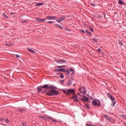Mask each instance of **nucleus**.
<instances>
[{
    "label": "nucleus",
    "instance_id": "nucleus-28",
    "mask_svg": "<svg viewBox=\"0 0 126 126\" xmlns=\"http://www.w3.org/2000/svg\"><path fill=\"white\" fill-rule=\"evenodd\" d=\"M48 23H49L50 24H53L54 23V22L52 21H48Z\"/></svg>",
    "mask_w": 126,
    "mask_h": 126
},
{
    "label": "nucleus",
    "instance_id": "nucleus-13",
    "mask_svg": "<svg viewBox=\"0 0 126 126\" xmlns=\"http://www.w3.org/2000/svg\"><path fill=\"white\" fill-rule=\"evenodd\" d=\"M56 63H65V61L64 60H57L56 61Z\"/></svg>",
    "mask_w": 126,
    "mask_h": 126
},
{
    "label": "nucleus",
    "instance_id": "nucleus-6",
    "mask_svg": "<svg viewBox=\"0 0 126 126\" xmlns=\"http://www.w3.org/2000/svg\"><path fill=\"white\" fill-rule=\"evenodd\" d=\"M74 93V90L73 89H69L67 90V92L65 94L67 95H70L71 94Z\"/></svg>",
    "mask_w": 126,
    "mask_h": 126
},
{
    "label": "nucleus",
    "instance_id": "nucleus-36",
    "mask_svg": "<svg viewBox=\"0 0 126 126\" xmlns=\"http://www.w3.org/2000/svg\"><path fill=\"white\" fill-rule=\"evenodd\" d=\"M91 4H92V5L93 7L96 6V5H95V4H93V3H92Z\"/></svg>",
    "mask_w": 126,
    "mask_h": 126
},
{
    "label": "nucleus",
    "instance_id": "nucleus-45",
    "mask_svg": "<svg viewBox=\"0 0 126 126\" xmlns=\"http://www.w3.org/2000/svg\"><path fill=\"white\" fill-rule=\"evenodd\" d=\"M86 126H91V125H89L87 124Z\"/></svg>",
    "mask_w": 126,
    "mask_h": 126
},
{
    "label": "nucleus",
    "instance_id": "nucleus-35",
    "mask_svg": "<svg viewBox=\"0 0 126 126\" xmlns=\"http://www.w3.org/2000/svg\"><path fill=\"white\" fill-rule=\"evenodd\" d=\"M80 31L81 32L85 33V31H84L83 30H81Z\"/></svg>",
    "mask_w": 126,
    "mask_h": 126
},
{
    "label": "nucleus",
    "instance_id": "nucleus-11",
    "mask_svg": "<svg viewBox=\"0 0 126 126\" xmlns=\"http://www.w3.org/2000/svg\"><path fill=\"white\" fill-rule=\"evenodd\" d=\"M71 98H72V99H74V102H79V100L77 98L76 95L71 97Z\"/></svg>",
    "mask_w": 126,
    "mask_h": 126
},
{
    "label": "nucleus",
    "instance_id": "nucleus-1",
    "mask_svg": "<svg viewBox=\"0 0 126 126\" xmlns=\"http://www.w3.org/2000/svg\"><path fill=\"white\" fill-rule=\"evenodd\" d=\"M46 94H47V95L48 96H54L55 95L59 94V92L55 89H51L50 91H48Z\"/></svg>",
    "mask_w": 126,
    "mask_h": 126
},
{
    "label": "nucleus",
    "instance_id": "nucleus-46",
    "mask_svg": "<svg viewBox=\"0 0 126 126\" xmlns=\"http://www.w3.org/2000/svg\"><path fill=\"white\" fill-rule=\"evenodd\" d=\"M65 30H67V29H65Z\"/></svg>",
    "mask_w": 126,
    "mask_h": 126
},
{
    "label": "nucleus",
    "instance_id": "nucleus-26",
    "mask_svg": "<svg viewBox=\"0 0 126 126\" xmlns=\"http://www.w3.org/2000/svg\"><path fill=\"white\" fill-rule=\"evenodd\" d=\"M60 77L62 79L64 78V76L63 75V74H61V76H60Z\"/></svg>",
    "mask_w": 126,
    "mask_h": 126
},
{
    "label": "nucleus",
    "instance_id": "nucleus-33",
    "mask_svg": "<svg viewBox=\"0 0 126 126\" xmlns=\"http://www.w3.org/2000/svg\"><path fill=\"white\" fill-rule=\"evenodd\" d=\"M5 123H9V120H8V119H6L5 120Z\"/></svg>",
    "mask_w": 126,
    "mask_h": 126
},
{
    "label": "nucleus",
    "instance_id": "nucleus-15",
    "mask_svg": "<svg viewBox=\"0 0 126 126\" xmlns=\"http://www.w3.org/2000/svg\"><path fill=\"white\" fill-rule=\"evenodd\" d=\"M118 3H119L120 5H122V4H124V2H123V1L122 0H120L118 1Z\"/></svg>",
    "mask_w": 126,
    "mask_h": 126
},
{
    "label": "nucleus",
    "instance_id": "nucleus-18",
    "mask_svg": "<svg viewBox=\"0 0 126 126\" xmlns=\"http://www.w3.org/2000/svg\"><path fill=\"white\" fill-rule=\"evenodd\" d=\"M2 16L3 17L5 18V19L8 18V17L6 15H5V13H3Z\"/></svg>",
    "mask_w": 126,
    "mask_h": 126
},
{
    "label": "nucleus",
    "instance_id": "nucleus-29",
    "mask_svg": "<svg viewBox=\"0 0 126 126\" xmlns=\"http://www.w3.org/2000/svg\"><path fill=\"white\" fill-rule=\"evenodd\" d=\"M69 73H70V72H69V70H66V74H67V75H69Z\"/></svg>",
    "mask_w": 126,
    "mask_h": 126
},
{
    "label": "nucleus",
    "instance_id": "nucleus-42",
    "mask_svg": "<svg viewBox=\"0 0 126 126\" xmlns=\"http://www.w3.org/2000/svg\"><path fill=\"white\" fill-rule=\"evenodd\" d=\"M62 83H64V80H62Z\"/></svg>",
    "mask_w": 126,
    "mask_h": 126
},
{
    "label": "nucleus",
    "instance_id": "nucleus-9",
    "mask_svg": "<svg viewBox=\"0 0 126 126\" xmlns=\"http://www.w3.org/2000/svg\"><path fill=\"white\" fill-rule=\"evenodd\" d=\"M55 71L59 72H65V70L64 68H62V69H55Z\"/></svg>",
    "mask_w": 126,
    "mask_h": 126
},
{
    "label": "nucleus",
    "instance_id": "nucleus-8",
    "mask_svg": "<svg viewBox=\"0 0 126 126\" xmlns=\"http://www.w3.org/2000/svg\"><path fill=\"white\" fill-rule=\"evenodd\" d=\"M44 21H46L45 19H40L39 18H36V22H37V23H42Z\"/></svg>",
    "mask_w": 126,
    "mask_h": 126
},
{
    "label": "nucleus",
    "instance_id": "nucleus-43",
    "mask_svg": "<svg viewBox=\"0 0 126 126\" xmlns=\"http://www.w3.org/2000/svg\"><path fill=\"white\" fill-rule=\"evenodd\" d=\"M78 94L79 95H80V97H81V96H82V95H80V94Z\"/></svg>",
    "mask_w": 126,
    "mask_h": 126
},
{
    "label": "nucleus",
    "instance_id": "nucleus-25",
    "mask_svg": "<svg viewBox=\"0 0 126 126\" xmlns=\"http://www.w3.org/2000/svg\"><path fill=\"white\" fill-rule=\"evenodd\" d=\"M118 42L119 43V44L121 45H123V42L121 41V40H119L118 41Z\"/></svg>",
    "mask_w": 126,
    "mask_h": 126
},
{
    "label": "nucleus",
    "instance_id": "nucleus-21",
    "mask_svg": "<svg viewBox=\"0 0 126 126\" xmlns=\"http://www.w3.org/2000/svg\"><path fill=\"white\" fill-rule=\"evenodd\" d=\"M39 118H40V119H43V120H45V119H46V117L45 116H39Z\"/></svg>",
    "mask_w": 126,
    "mask_h": 126
},
{
    "label": "nucleus",
    "instance_id": "nucleus-34",
    "mask_svg": "<svg viewBox=\"0 0 126 126\" xmlns=\"http://www.w3.org/2000/svg\"><path fill=\"white\" fill-rule=\"evenodd\" d=\"M22 126H26V124L25 123H22Z\"/></svg>",
    "mask_w": 126,
    "mask_h": 126
},
{
    "label": "nucleus",
    "instance_id": "nucleus-41",
    "mask_svg": "<svg viewBox=\"0 0 126 126\" xmlns=\"http://www.w3.org/2000/svg\"><path fill=\"white\" fill-rule=\"evenodd\" d=\"M97 50L99 52H101V49H97Z\"/></svg>",
    "mask_w": 126,
    "mask_h": 126
},
{
    "label": "nucleus",
    "instance_id": "nucleus-39",
    "mask_svg": "<svg viewBox=\"0 0 126 126\" xmlns=\"http://www.w3.org/2000/svg\"><path fill=\"white\" fill-rule=\"evenodd\" d=\"M91 31H92V32H93V29L91 28H90Z\"/></svg>",
    "mask_w": 126,
    "mask_h": 126
},
{
    "label": "nucleus",
    "instance_id": "nucleus-16",
    "mask_svg": "<svg viewBox=\"0 0 126 126\" xmlns=\"http://www.w3.org/2000/svg\"><path fill=\"white\" fill-rule=\"evenodd\" d=\"M55 27H58V28L60 29H63V27H62L61 26H59L57 24H55Z\"/></svg>",
    "mask_w": 126,
    "mask_h": 126
},
{
    "label": "nucleus",
    "instance_id": "nucleus-5",
    "mask_svg": "<svg viewBox=\"0 0 126 126\" xmlns=\"http://www.w3.org/2000/svg\"><path fill=\"white\" fill-rule=\"evenodd\" d=\"M93 106H97L98 107H99L101 105V103L99 101L98 102H96V100H93Z\"/></svg>",
    "mask_w": 126,
    "mask_h": 126
},
{
    "label": "nucleus",
    "instance_id": "nucleus-31",
    "mask_svg": "<svg viewBox=\"0 0 126 126\" xmlns=\"http://www.w3.org/2000/svg\"><path fill=\"white\" fill-rule=\"evenodd\" d=\"M5 45L8 46H12V45L8 44V43L5 44Z\"/></svg>",
    "mask_w": 126,
    "mask_h": 126
},
{
    "label": "nucleus",
    "instance_id": "nucleus-37",
    "mask_svg": "<svg viewBox=\"0 0 126 126\" xmlns=\"http://www.w3.org/2000/svg\"><path fill=\"white\" fill-rule=\"evenodd\" d=\"M74 71V69L73 68H71L70 69V71Z\"/></svg>",
    "mask_w": 126,
    "mask_h": 126
},
{
    "label": "nucleus",
    "instance_id": "nucleus-38",
    "mask_svg": "<svg viewBox=\"0 0 126 126\" xmlns=\"http://www.w3.org/2000/svg\"><path fill=\"white\" fill-rule=\"evenodd\" d=\"M46 91H47V90H45L44 91H42V93H45Z\"/></svg>",
    "mask_w": 126,
    "mask_h": 126
},
{
    "label": "nucleus",
    "instance_id": "nucleus-24",
    "mask_svg": "<svg viewBox=\"0 0 126 126\" xmlns=\"http://www.w3.org/2000/svg\"><path fill=\"white\" fill-rule=\"evenodd\" d=\"M62 92H63L64 94H65L67 93V91L65 90H62Z\"/></svg>",
    "mask_w": 126,
    "mask_h": 126
},
{
    "label": "nucleus",
    "instance_id": "nucleus-30",
    "mask_svg": "<svg viewBox=\"0 0 126 126\" xmlns=\"http://www.w3.org/2000/svg\"><path fill=\"white\" fill-rule=\"evenodd\" d=\"M86 107L87 108V109H89V108H90L89 105H88V104H86Z\"/></svg>",
    "mask_w": 126,
    "mask_h": 126
},
{
    "label": "nucleus",
    "instance_id": "nucleus-10",
    "mask_svg": "<svg viewBox=\"0 0 126 126\" xmlns=\"http://www.w3.org/2000/svg\"><path fill=\"white\" fill-rule=\"evenodd\" d=\"M47 19H48L49 20H55L56 19V16H48L46 17Z\"/></svg>",
    "mask_w": 126,
    "mask_h": 126
},
{
    "label": "nucleus",
    "instance_id": "nucleus-44",
    "mask_svg": "<svg viewBox=\"0 0 126 126\" xmlns=\"http://www.w3.org/2000/svg\"><path fill=\"white\" fill-rule=\"evenodd\" d=\"M91 126H96V125H91Z\"/></svg>",
    "mask_w": 126,
    "mask_h": 126
},
{
    "label": "nucleus",
    "instance_id": "nucleus-17",
    "mask_svg": "<svg viewBox=\"0 0 126 126\" xmlns=\"http://www.w3.org/2000/svg\"><path fill=\"white\" fill-rule=\"evenodd\" d=\"M115 105H116V101L115 100L112 101V103H111V106H112V107H114Z\"/></svg>",
    "mask_w": 126,
    "mask_h": 126
},
{
    "label": "nucleus",
    "instance_id": "nucleus-7",
    "mask_svg": "<svg viewBox=\"0 0 126 126\" xmlns=\"http://www.w3.org/2000/svg\"><path fill=\"white\" fill-rule=\"evenodd\" d=\"M65 20V17L62 16L57 19V21L58 23H61L62 21H63Z\"/></svg>",
    "mask_w": 126,
    "mask_h": 126
},
{
    "label": "nucleus",
    "instance_id": "nucleus-23",
    "mask_svg": "<svg viewBox=\"0 0 126 126\" xmlns=\"http://www.w3.org/2000/svg\"><path fill=\"white\" fill-rule=\"evenodd\" d=\"M104 118H105L107 120H109L110 118H109L108 115H104Z\"/></svg>",
    "mask_w": 126,
    "mask_h": 126
},
{
    "label": "nucleus",
    "instance_id": "nucleus-19",
    "mask_svg": "<svg viewBox=\"0 0 126 126\" xmlns=\"http://www.w3.org/2000/svg\"><path fill=\"white\" fill-rule=\"evenodd\" d=\"M42 4H43V3H36V6H42Z\"/></svg>",
    "mask_w": 126,
    "mask_h": 126
},
{
    "label": "nucleus",
    "instance_id": "nucleus-40",
    "mask_svg": "<svg viewBox=\"0 0 126 126\" xmlns=\"http://www.w3.org/2000/svg\"><path fill=\"white\" fill-rule=\"evenodd\" d=\"M93 40H94V42H96V39H93Z\"/></svg>",
    "mask_w": 126,
    "mask_h": 126
},
{
    "label": "nucleus",
    "instance_id": "nucleus-4",
    "mask_svg": "<svg viewBox=\"0 0 126 126\" xmlns=\"http://www.w3.org/2000/svg\"><path fill=\"white\" fill-rule=\"evenodd\" d=\"M79 91L80 92L83 94H86V90L85 87H83L81 88H79Z\"/></svg>",
    "mask_w": 126,
    "mask_h": 126
},
{
    "label": "nucleus",
    "instance_id": "nucleus-14",
    "mask_svg": "<svg viewBox=\"0 0 126 126\" xmlns=\"http://www.w3.org/2000/svg\"><path fill=\"white\" fill-rule=\"evenodd\" d=\"M27 50H28L29 52L32 53V54H35V51L34 50L31 49L29 47L27 48Z\"/></svg>",
    "mask_w": 126,
    "mask_h": 126
},
{
    "label": "nucleus",
    "instance_id": "nucleus-20",
    "mask_svg": "<svg viewBox=\"0 0 126 126\" xmlns=\"http://www.w3.org/2000/svg\"><path fill=\"white\" fill-rule=\"evenodd\" d=\"M86 32L87 34L90 35H92V32L88 31L87 30L86 31Z\"/></svg>",
    "mask_w": 126,
    "mask_h": 126
},
{
    "label": "nucleus",
    "instance_id": "nucleus-32",
    "mask_svg": "<svg viewBox=\"0 0 126 126\" xmlns=\"http://www.w3.org/2000/svg\"><path fill=\"white\" fill-rule=\"evenodd\" d=\"M52 121L55 122V123L57 122V120H56V119L52 120Z\"/></svg>",
    "mask_w": 126,
    "mask_h": 126
},
{
    "label": "nucleus",
    "instance_id": "nucleus-3",
    "mask_svg": "<svg viewBox=\"0 0 126 126\" xmlns=\"http://www.w3.org/2000/svg\"><path fill=\"white\" fill-rule=\"evenodd\" d=\"M80 100H81L82 101L87 102L89 100V98L88 97H86V96H83L81 95L80 97L79 98Z\"/></svg>",
    "mask_w": 126,
    "mask_h": 126
},
{
    "label": "nucleus",
    "instance_id": "nucleus-27",
    "mask_svg": "<svg viewBox=\"0 0 126 126\" xmlns=\"http://www.w3.org/2000/svg\"><path fill=\"white\" fill-rule=\"evenodd\" d=\"M16 58H17L18 59H20V56H19V55H16Z\"/></svg>",
    "mask_w": 126,
    "mask_h": 126
},
{
    "label": "nucleus",
    "instance_id": "nucleus-22",
    "mask_svg": "<svg viewBox=\"0 0 126 126\" xmlns=\"http://www.w3.org/2000/svg\"><path fill=\"white\" fill-rule=\"evenodd\" d=\"M63 67H65V66L63 65V66H57V67H56L57 68H62Z\"/></svg>",
    "mask_w": 126,
    "mask_h": 126
},
{
    "label": "nucleus",
    "instance_id": "nucleus-47",
    "mask_svg": "<svg viewBox=\"0 0 126 126\" xmlns=\"http://www.w3.org/2000/svg\"><path fill=\"white\" fill-rule=\"evenodd\" d=\"M24 22H26V21H25Z\"/></svg>",
    "mask_w": 126,
    "mask_h": 126
},
{
    "label": "nucleus",
    "instance_id": "nucleus-12",
    "mask_svg": "<svg viewBox=\"0 0 126 126\" xmlns=\"http://www.w3.org/2000/svg\"><path fill=\"white\" fill-rule=\"evenodd\" d=\"M108 96L109 97V99L112 101H115V98L113 97V95H111L110 94H108Z\"/></svg>",
    "mask_w": 126,
    "mask_h": 126
},
{
    "label": "nucleus",
    "instance_id": "nucleus-2",
    "mask_svg": "<svg viewBox=\"0 0 126 126\" xmlns=\"http://www.w3.org/2000/svg\"><path fill=\"white\" fill-rule=\"evenodd\" d=\"M53 86H49V85H44L42 86V87H37V91L40 93L42 91V89H52Z\"/></svg>",
    "mask_w": 126,
    "mask_h": 126
}]
</instances>
